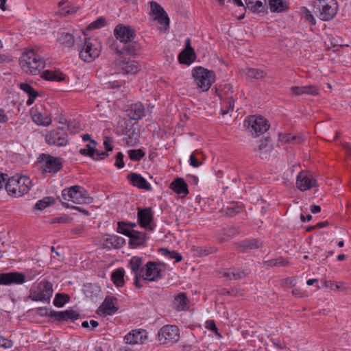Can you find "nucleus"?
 I'll use <instances>...</instances> for the list:
<instances>
[{"label":"nucleus","instance_id":"1","mask_svg":"<svg viewBox=\"0 0 351 351\" xmlns=\"http://www.w3.org/2000/svg\"><path fill=\"white\" fill-rule=\"evenodd\" d=\"M20 65L26 72L36 75L45 68V60L33 49L25 51L20 58Z\"/></svg>","mask_w":351,"mask_h":351},{"label":"nucleus","instance_id":"2","mask_svg":"<svg viewBox=\"0 0 351 351\" xmlns=\"http://www.w3.org/2000/svg\"><path fill=\"white\" fill-rule=\"evenodd\" d=\"M31 185L32 181L29 178L16 175L8 178L5 188L10 195L21 197L29 191Z\"/></svg>","mask_w":351,"mask_h":351},{"label":"nucleus","instance_id":"3","mask_svg":"<svg viewBox=\"0 0 351 351\" xmlns=\"http://www.w3.org/2000/svg\"><path fill=\"white\" fill-rule=\"evenodd\" d=\"M314 12L322 21H330L337 14L338 3L336 0H315Z\"/></svg>","mask_w":351,"mask_h":351},{"label":"nucleus","instance_id":"4","mask_svg":"<svg viewBox=\"0 0 351 351\" xmlns=\"http://www.w3.org/2000/svg\"><path fill=\"white\" fill-rule=\"evenodd\" d=\"M62 197L64 200L71 201L78 204H89L93 199L88 195L86 191L78 185H74L69 189H64L62 191Z\"/></svg>","mask_w":351,"mask_h":351},{"label":"nucleus","instance_id":"5","mask_svg":"<svg viewBox=\"0 0 351 351\" xmlns=\"http://www.w3.org/2000/svg\"><path fill=\"white\" fill-rule=\"evenodd\" d=\"M193 76L197 86L203 91L208 90L215 80V75L213 71L208 70L202 66L193 69Z\"/></svg>","mask_w":351,"mask_h":351},{"label":"nucleus","instance_id":"6","mask_svg":"<svg viewBox=\"0 0 351 351\" xmlns=\"http://www.w3.org/2000/svg\"><path fill=\"white\" fill-rule=\"evenodd\" d=\"M244 125L252 134H255L256 136L264 134L269 128L268 121L261 116L250 117L245 120Z\"/></svg>","mask_w":351,"mask_h":351},{"label":"nucleus","instance_id":"7","mask_svg":"<svg viewBox=\"0 0 351 351\" xmlns=\"http://www.w3.org/2000/svg\"><path fill=\"white\" fill-rule=\"evenodd\" d=\"M101 50L99 44L90 39H85L84 44L80 52V57L85 62H90L100 54Z\"/></svg>","mask_w":351,"mask_h":351},{"label":"nucleus","instance_id":"8","mask_svg":"<svg viewBox=\"0 0 351 351\" xmlns=\"http://www.w3.org/2000/svg\"><path fill=\"white\" fill-rule=\"evenodd\" d=\"M35 274L25 275L19 272H8L0 274V285H10L11 284L21 285L25 281L32 280Z\"/></svg>","mask_w":351,"mask_h":351},{"label":"nucleus","instance_id":"9","mask_svg":"<svg viewBox=\"0 0 351 351\" xmlns=\"http://www.w3.org/2000/svg\"><path fill=\"white\" fill-rule=\"evenodd\" d=\"M158 337L160 343L162 344L177 342L180 338L179 329L173 325L164 326L160 329Z\"/></svg>","mask_w":351,"mask_h":351},{"label":"nucleus","instance_id":"10","mask_svg":"<svg viewBox=\"0 0 351 351\" xmlns=\"http://www.w3.org/2000/svg\"><path fill=\"white\" fill-rule=\"evenodd\" d=\"M150 6L152 14L158 23V29L160 31L167 30L169 25V18L165 10L156 1H151Z\"/></svg>","mask_w":351,"mask_h":351},{"label":"nucleus","instance_id":"11","mask_svg":"<svg viewBox=\"0 0 351 351\" xmlns=\"http://www.w3.org/2000/svg\"><path fill=\"white\" fill-rule=\"evenodd\" d=\"M165 264L162 263H157L154 261H149L145 265V271L143 276V281L152 282L157 281L162 278L161 266Z\"/></svg>","mask_w":351,"mask_h":351},{"label":"nucleus","instance_id":"12","mask_svg":"<svg viewBox=\"0 0 351 351\" xmlns=\"http://www.w3.org/2000/svg\"><path fill=\"white\" fill-rule=\"evenodd\" d=\"M39 158L44 162L43 170L45 172L56 173L59 171L62 167V162L60 158L52 156L49 154H42Z\"/></svg>","mask_w":351,"mask_h":351},{"label":"nucleus","instance_id":"13","mask_svg":"<svg viewBox=\"0 0 351 351\" xmlns=\"http://www.w3.org/2000/svg\"><path fill=\"white\" fill-rule=\"evenodd\" d=\"M115 38L121 43H128L132 41L135 36V31L129 25L122 24L117 25L114 29Z\"/></svg>","mask_w":351,"mask_h":351},{"label":"nucleus","instance_id":"14","mask_svg":"<svg viewBox=\"0 0 351 351\" xmlns=\"http://www.w3.org/2000/svg\"><path fill=\"white\" fill-rule=\"evenodd\" d=\"M142 265L143 260L138 256H133L129 262L130 267L134 274V284L137 289L142 287V285L140 283L139 280L141 277L143 278L145 271V269L142 267Z\"/></svg>","mask_w":351,"mask_h":351},{"label":"nucleus","instance_id":"15","mask_svg":"<svg viewBox=\"0 0 351 351\" xmlns=\"http://www.w3.org/2000/svg\"><path fill=\"white\" fill-rule=\"evenodd\" d=\"M296 186L302 191L317 186V180L307 171H301L297 176Z\"/></svg>","mask_w":351,"mask_h":351},{"label":"nucleus","instance_id":"16","mask_svg":"<svg viewBox=\"0 0 351 351\" xmlns=\"http://www.w3.org/2000/svg\"><path fill=\"white\" fill-rule=\"evenodd\" d=\"M45 140L49 145L59 147L66 146L68 143V135L66 132L62 130H58L47 134Z\"/></svg>","mask_w":351,"mask_h":351},{"label":"nucleus","instance_id":"17","mask_svg":"<svg viewBox=\"0 0 351 351\" xmlns=\"http://www.w3.org/2000/svg\"><path fill=\"white\" fill-rule=\"evenodd\" d=\"M221 278L228 280H239L250 274L249 269H243L239 267L225 269L220 271Z\"/></svg>","mask_w":351,"mask_h":351},{"label":"nucleus","instance_id":"18","mask_svg":"<svg viewBox=\"0 0 351 351\" xmlns=\"http://www.w3.org/2000/svg\"><path fill=\"white\" fill-rule=\"evenodd\" d=\"M137 218L142 228H147L149 230H153L154 226L151 225V221L153 220V213L150 208L145 209L138 208Z\"/></svg>","mask_w":351,"mask_h":351},{"label":"nucleus","instance_id":"19","mask_svg":"<svg viewBox=\"0 0 351 351\" xmlns=\"http://www.w3.org/2000/svg\"><path fill=\"white\" fill-rule=\"evenodd\" d=\"M117 298L113 296H107L101 305L99 307L98 311L102 312L104 315H111L115 313L119 308L116 306Z\"/></svg>","mask_w":351,"mask_h":351},{"label":"nucleus","instance_id":"20","mask_svg":"<svg viewBox=\"0 0 351 351\" xmlns=\"http://www.w3.org/2000/svg\"><path fill=\"white\" fill-rule=\"evenodd\" d=\"M50 315L53 317L58 321H74L80 317V315L73 309L66 310L64 311H50Z\"/></svg>","mask_w":351,"mask_h":351},{"label":"nucleus","instance_id":"21","mask_svg":"<svg viewBox=\"0 0 351 351\" xmlns=\"http://www.w3.org/2000/svg\"><path fill=\"white\" fill-rule=\"evenodd\" d=\"M237 250L243 253H247L251 250L258 249L262 246V243L257 239H247L237 243Z\"/></svg>","mask_w":351,"mask_h":351},{"label":"nucleus","instance_id":"22","mask_svg":"<svg viewBox=\"0 0 351 351\" xmlns=\"http://www.w3.org/2000/svg\"><path fill=\"white\" fill-rule=\"evenodd\" d=\"M128 179L130 183L141 189L151 191L152 187L147 180L141 175L136 173H131L128 176Z\"/></svg>","mask_w":351,"mask_h":351},{"label":"nucleus","instance_id":"23","mask_svg":"<svg viewBox=\"0 0 351 351\" xmlns=\"http://www.w3.org/2000/svg\"><path fill=\"white\" fill-rule=\"evenodd\" d=\"M145 330H133L131 332L125 336L124 340L127 343L136 344L143 343L146 339Z\"/></svg>","mask_w":351,"mask_h":351},{"label":"nucleus","instance_id":"24","mask_svg":"<svg viewBox=\"0 0 351 351\" xmlns=\"http://www.w3.org/2000/svg\"><path fill=\"white\" fill-rule=\"evenodd\" d=\"M104 245L108 248H121L125 243V239L111 234H105L104 236Z\"/></svg>","mask_w":351,"mask_h":351},{"label":"nucleus","instance_id":"25","mask_svg":"<svg viewBox=\"0 0 351 351\" xmlns=\"http://www.w3.org/2000/svg\"><path fill=\"white\" fill-rule=\"evenodd\" d=\"M118 65L121 69L123 72L126 74H135L139 71L138 63L136 61H125V60H122V57L119 58Z\"/></svg>","mask_w":351,"mask_h":351},{"label":"nucleus","instance_id":"26","mask_svg":"<svg viewBox=\"0 0 351 351\" xmlns=\"http://www.w3.org/2000/svg\"><path fill=\"white\" fill-rule=\"evenodd\" d=\"M247 9L254 13L265 12L267 10L266 0H245Z\"/></svg>","mask_w":351,"mask_h":351},{"label":"nucleus","instance_id":"27","mask_svg":"<svg viewBox=\"0 0 351 351\" xmlns=\"http://www.w3.org/2000/svg\"><path fill=\"white\" fill-rule=\"evenodd\" d=\"M292 94L295 96L306 94L309 95H317L319 94L318 88L313 85L304 86H292L291 88Z\"/></svg>","mask_w":351,"mask_h":351},{"label":"nucleus","instance_id":"28","mask_svg":"<svg viewBox=\"0 0 351 351\" xmlns=\"http://www.w3.org/2000/svg\"><path fill=\"white\" fill-rule=\"evenodd\" d=\"M170 189L177 194L185 197L189 193L188 186L182 178H176L170 184Z\"/></svg>","mask_w":351,"mask_h":351},{"label":"nucleus","instance_id":"29","mask_svg":"<svg viewBox=\"0 0 351 351\" xmlns=\"http://www.w3.org/2000/svg\"><path fill=\"white\" fill-rule=\"evenodd\" d=\"M128 237L130 238L129 245L133 247L143 245L147 240L145 233L136 230H132Z\"/></svg>","mask_w":351,"mask_h":351},{"label":"nucleus","instance_id":"30","mask_svg":"<svg viewBox=\"0 0 351 351\" xmlns=\"http://www.w3.org/2000/svg\"><path fill=\"white\" fill-rule=\"evenodd\" d=\"M52 284L49 281L40 282L38 285V289L40 291L41 295H43L45 302H49L50 298L53 294Z\"/></svg>","mask_w":351,"mask_h":351},{"label":"nucleus","instance_id":"31","mask_svg":"<svg viewBox=\"0 0 351 351\" xmlns=\"http://www.w3.org/2000/svg\"><path fill=\"white\" fill-rule=\"evenodd\" d=\"M188 298L185 293L178 294L174 299L173 306L176 311H184L188 308Z\"/></svg>","mask_w":351,"mask_h":351},{"label":"nucleus","instance_id":"32","mask_svg":"<svg viewBox=\"0 0 351 351\" xmlns=\"http://www.w3.org/2000/svg\"><path fill=\"white\" fill-rule=\"evenodd\" d=\"M125 270L123 268L115 269L111 274V280L117 287H121L124 285Z\"/></svg>","mask_w":351,"mask_h":351},{"label":"nucleus","instance_id":"33","mask_svg":"<svg viewBox=\"0 0 351 351\" xmlns=\"http://www.w3.org/2000/svg\"><path fill=\"white\" fill-rule=\"evenodd\" d=\"M20 88L28 95L29 98L26 102L27 105H32L36 97L38 95V93L34 90L32 86L26 83H21L20 84Z\"/></svg>","mask_w":351,"mask_h":351},{"label":"nucleus","instance_id":"34","mask_svg":"<svg viewBox=\"0 0 351 351\" xmlns=\"http://www.w3.org/2000/svg\"><path fill=\"white\" fill-rule=\"evenodd\" d=\"M271 149L272 145L270 143L269 138H266L261 142L258 146V148L256 149L255 151L259 152V156L261 158H266Z\"/></svg>","mask_w":351,"mask_h":351},{"label":"nucleus","instance_id":"35","mask_svg":"<svg viewBox=\"0 0 351 351\" xmlns=\"http://www.w3.org/2000/svg\"><path fill=\"white\" fill-rule=\"evenodd\" d=\"M268 5L272 12H282L288 9V3L282 0H269Z\"/></svg>","mask_w":351,"mask_h":351},{"label":"nucleus","instance_id":"36","mask_svg":"<svg viewBox=\"0 0 351 351\" xmlns=\"http://www.w3.org/2000/svg\"><path fill=\"white\" fill-rule=\"evenodd\" d=\"M144 115L145 108L142 103H136L131 106L130 116L132 119H141Z\"/></svg>","mask_w":351,"mask_h":351},{"label":"nucleus","instance_id":"37","mask_svg":"<svg viewBox=\"0 0 351 351\" xmlns=\"http://www.w3.org/2000/svg\"><path fill=\"white\" fill-rule=\"evenodd\" d=\"M41 77L44 80L54 82H62L64 80V76L62 73L50 70L44 71L42 73Z\"/></svg>","mask_w":351,"mask_h":351},{"label":"nucleus","instance_id":"38","mask_svg":"<svg viewBox=\"0 0 351 351\" xmlns=\"http://www.w3.org/2000/svg\"><path fill=\"white\" fill-rule=\"evenodd\" d=\"M139 49L140 47L137 43H132V41L125 43L121 49V53H122V55H130L132 56H134Z\"/></svg>","mask_w":351,"mask_h":351},{"label":"nucleus","instance_id":"39","mask_svg":"<svg viewBox=\"0 0 351 351\" xmlns=\"http://www.w3.org/2000/svg\"><path fill=\"white\" fill-rule=\"evenodd\" d=\"M97 143L95 140H90L86 147L80 149L79 152L82 156H87L93 159L97 152Z\"/></svg>","mask_w":351,"mask_h":351},{"label":"nucleus","instance_id":"40","mask_svg":"<svg viewBox=\"0 0 351 351\" xmlns=\"http://www.w3.org/2000/svg\"><path fill=\"white\" fill-rule=\"evenodd\" d=\"M56 200L52 197H45L42 199L38 200L35 206L34 209L38 210H43L45 208H46L47 206H50L51 204H53L55 203Z\"/></svg>","mask_w":351,"mask_h":351},{"label":"nucleus","instance_id":"41","mask_svg":"<svg viewBox=\"0 0 351 351\" xmlns=\"http://www.w3.org/2000/svg\"><path fill=\"white\" fill-rule=\"evenodd\" d=\"M33 121L40 125H49L51 123V119L48 116L43 115L40 112L34 113L32 115Z\"/></svg>","mask_w":351,"mask_h":351},{"label":"nucleus","instance_id":"42","mask_svg":"<svg viewBox=\"0 0 351 351\" xmlns=\"http://www.w3.org/2000/svg\"><path fill=\"white\" fill-rule=\"evenodd\" d=\"M60 44L66 47H71L74 43V38L69 33L63 32L58 37Z\"/></svg>","mask_w":351,"mask_h":351},{"label":"nucleus","instance_id":"43","mask_svg":"<svg viewBox=\"0 0 351 351\" xmlns=\"http://www.w3.org/2000/svg\"><path fill=\"white\" fill-rule=\"evenodd\" d=\"M243 210V207L238 204H232L225 209H222L221 212L224 213L227 216L234 217L240 213Z\"/></svg>","mask_w":351,"mask_h":351},{"label":"nucleus","instance_id":"44","mask_svg":"<svg viewBox=\"0 0 351 351\" xmlns=\"http://www.w3.org/2000/svg\"><path fill=\"white\" fill-rule=\"evenodd\" d=\"M246 75L249 78L256 80L263 79L266 76V73L263 70L254 68L247 69Z\"/></svg>","mask_w":351,"mask_h":351},{"label":"nucleus","instance_id":"45","mask_svg":"<svg viewBox=\"0 0 351 351\" xmlns=\"http://www.w3.org/2000/svg\"><path fill=\"white\" fill-rule=\"evenodd\" d=\"M239 232V231L234 226L223 228L222 230L223 237H222L221 239L223 241H227L235 237Z\"/></svg>","mask_w":351,"mask_h":351},{"label":"nucleus","instance_id":"46","mask_svg":"<svg viewBox=\"0 0 351 351\" xmlns=\"http://www.w3.org/2000/svg\"><path fill=\"white\" fill-rule=\"evenodd\" d=\"M70 300V297L64 293H57L53 300V305L56 307H62Z\"/></svg>","mask_w":351,"mask_h":351},{"label":"nucleus","instance_id":"47","mask_svg":"<svg viewBox=\"0 0 351 351\" xmlns=\"http://www.w3.org/2000/svg\"><path fill=\"white\" fill-rule=\"evenodd\" d=\"M195 56H195V52H193V55L192 54L191 55V53L189 52V51H187V52H186L185 55L182 56V51H181L178 56V60L181 64H190L195 60Z\"/></svg>","mask_w":351,"mask_h":351},{"label":"nucleus","instance_id":"48","mask_svg":"<svg viewBox=\"0 0 351 351\" xmlns=\"http://www.w3.org/2000/svg\"><path fill=\"white\" fill-rule=\"evenodd\" d=\"M129 158L132 161H139L141 160L145 155V152L141 149H130L128 152Z\"/></svg>","mask_w":351,"mask_h":351},{"label":"nucleus","instance_id":"49","mask_svg":"<svg viewBox=\"0 0 351 351\" xmlns=\"http://www.w3.org/2000/svg\"><path fill=\"white\" fill-rule=\"evenodd\" d=\"M302 17L311 25H315L316 21L312 14L311 12L309 11L306 8L303 7L301 9Z\"/></svg>","mask_w":351,"mask_h":351},{"label":"nucleus","instance_id":"50","mask_svg":"<svg viewBox=\"0 0 351 351\" xmlns=\"http://www.w3.org/2000/svg\"><path fill=\"white\" fill-rule=\"evenodd\" d=\"M132 230H130V227L128 226V222H118L117 232L119 233L129 237V235L132 233Z\"/></svg>","mask_w":351,"mask_h":351},{"label":"nucleus","instance_id":"51","mask_svg":"<svg viewBox=\"0 0 351 351\" xmlns=\"http://www.w3.org/2000/svg\"><path fill=\"white\" fill-rule=\"evenodd\" d=\"M29 298L32 301H41L45 302L43 300V295H41V292L38 289V286L36 288L35 287H32L30 289Z\"/></svg>","mask_w":351,"mask_h":351},{"label":"nucleus","instance_id":"52","mask_svg":"<svg viewBox=\"0 0 351 351\" xmlns=\"http://www.w3.org/2000/svg\"><path fill=\"white\" fill-rule=\"evenodd\" d=\"M287 263L288 262L282 257L276 259L269 260L265 262V263L269 267L285 266Z\"/></svg>","mask_w":351,"mask_h":351},{"label":"nucleus","instance_id":"53","mask_svg":"<svg viewBox=\"0 0 351 351\" xmlns=\"http://www.w3.org/2000/svg\"><path fill=\"white\" fill-rule=\"evenodd\" d=\"M105 25H106L105 19L103 17H99L96 21L91 23L89 25L88 28L90 29H98V28L104 27Z\"/></svg>","mask_w":351,"mask_h":351},{"label":"nucleus","instance_id":"54","mask_svg":"<svg viewBox=\"0 0 351 351\" xmlns=\"http://www.w3.org/2000/svg\"><path fill=\"white\" fill-rule=\"evenodd\" d=\"M330 285L327 284L326 282H325V286L329 287L332 290H338V291H343L345 289V283L344 282H329Z\"/></svg>","mask_w":351,"mask_h":351},{"label":"nucleus","instance_id":"55","mask_svg":"<svg viewBox=\"0 0 351 351\" xmlns=\"http://www.w3.org/2000/svg\"><path fill=\"white\" fill-rule=\"evenodd\" d=\"M206 328L208 330L214 332L216 335L220 336V335L218 332V328L216 326V324L215 323V321L213 319H209L206 322Z\"/></svg>","mask_w":351,"mask_h":351},{"label":"nucleus","instance_id":"56","mask_svg":"<svg viewBox=\"0 0 351 351\" xmlns=\"http://www.w3.org/2000/svg\"><path fill=\"white\" fill-rule=\"evenodd\" d=\"M123 154L121 152H118L116 155V160L114 165L119 169L124 167Z\"/></svg>","mask_w":351,"mask_h":351},{"label":"nucleus","instance_id":"57","mask_svg":"<svg viewBox=\"0 0 351 351\" xmlns=\"http://www.w3.org/2000/svg\"><path fill=\"white\" fill-rule=\"evenodd\" d=\"M112 140L111 138L106 136L104 141V145L106 150V152H111L113 149V146L112 145Z\"/></svg>","mask_w":351,"mask_h":351},{"label":"nucleus","instance_id":"58","mask_svg":"<svg viewBox=\"0 0 351 351\" xmlns=\"http://www.w3.org/2000/svg\"><path fill=\"white\" fill-rule=\"evenodd\" d=\"M12 346V342L10 340L0 336V347L10 348Z\"/></svg>","mask_w":351,"mask_h":351},{"label":"nucleus","instance_id":"59","mask_svg":"<svg viewBox=\"0 0 351 351\" xmlns=\"http://www.w3.org/2000/svg\"><path fill=\"white\" fill-rule=\"evenodd\" d=\"M187 51L191 53V55L193 53L194 51V49L192 48V47L191 46V39L190 38H187L186 40V43H185V49L182 51V56L183 55H185L186 52H187Z\"/></svg>","mask_w":351,"mask_h":351},{"label":"nucleus","instance_id":"60","mask_svg":"<svg viewBox=\"0 0 351 351\" xmlns=\"http://www.w3.org/2000/svg\"><path fill=\"white\" fill-rule=\"evenodd\" d=\"M108 156V154L107 152H99L97 149L96 154L95 155V157L93 160H102Z\"/></svg>","mask_w":351,"mask_h":351},{"label":"nucleus","instance_id":"61","mask_svg":"<svg viewBox=\"0 0 351 351\" xmlns=\"http://www.w3.org/2000/svg\"><path fill=\"white\" fill-rule=\"evenodd\" d=\"M36 314L40 316L51 317L50 315V311H49L47 308H38L36 309Z\"/></svg>","mask_w":351,"mask_h":351},{"label":"nucleus","instance_id":"62","mask_svg":"<svg viewBox=\"0 0 351 351\" xmlns=\"http://www.w3.org/2000/svg\"><path fill=\"white\" fill-rule=\"evenodd\" d=\"M168 256L171 259H175L176 263L181 261L182 259L181 254L176 251H171Z\"/></svg>","mask_w":351,"mask_h":351},{"label":"nucleus","instance_id":"63","mask_svg":"<svg viewBox=\"0 0 351 351\" xmlns=\"http://www.w3.org/2000/svg\"><path fill=\"white\" fill-rule=\"evenodd\" d=\"M77 9L78 8L76 7L68 5V6L63 8L62 10L64 12L65 14H71L75 13L77 11Z\"/></svg>","mask_w":351,"mask_h":351},{"label":"nucleus","instance_id":"64","mask_svg":"<svg viewBox=\"0 0 351 351\" xmlns=\"http://www.w3.org/2000/svg\"><path fill=\"white\" fill-rule=\"evenodd\" d=\"M190 165H191L193 167H197L200 165V162H199L198 159L193 154H192L190 156Z\"/></svg>","mask_w":351,"mask_h":351}]
</instances>
